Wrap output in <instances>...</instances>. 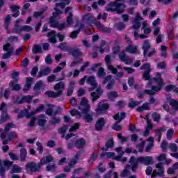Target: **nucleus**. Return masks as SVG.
<instances>
[{
    "label": "nucleus",
    "mask_w": 178,
    "mask_h": 178,
    "mask_svg": "<svg viewBox=\"0 0 178 178\" xmlns=\"http://www.w3.org/2000/svg\"><path fill=\"white\" fill-rule=\"evenodd\" d=\"M163 79L162 78V74L161 72H156V76L153 78H150V80H148L145 86L146 89L143 90L144 94L147 95L154 96L156 94H158L160 91H162V88H163Z\"/></svg>",
    "instance_id": "obj_1"
},
{
    "label": "nucleus",
    "mask_w": 178,
    "mask_h": 178,
    "mask_svg": "<svg viewBox=\"0 0 178 178\" xmlns=\"http://www.w3.org/2000/svg\"><path fill=\"white\" fill-rule=\"evenodd\" d=\"M51 162H54V156H52V154H49L42 157L38 163H35V162L33 161L27 163L25 165V168L26 169H30L31 172L33 173H37V172H40L41 170V166L47 165V163H51Z\"/></svg>",
    "instance_id": "obj_2"
},
{
    "label": "nucleus",
    "mask_w": 178,
    "mask_h": 178,
    "mask_svg": "<svg viewBox=\"0 0 178 178\" xmlns=\"http://www.w3.org/2000/svg\"><path fill=\"white\" fill-rule=\"evenodd\" d=\"M79 111H81L82 115H85L84 120L86 123H91L94 121V118L89 113L91 106L88 104V99L87 97H83L81 99L80 104L78 106Z\"/></svg>",
    "instance_id": "obj_3"
},
{
    "label": "nucleus",
    "mask_w": 178,
    "mask_h": 178,
    "mask_svg": "<svg viewBox=\"0 0 178 178\" xmlns=\"http://www.w3.org/2000/svg\"><path fill=\"white\" fill-rule=\"evenodd\" d=\"M54 10L55 12L53 13L52 16H51L49 18V24H50V26H51L53 29H58V30L62 31V30H65L66 29V22L60 24L55 19H56L59 15H62L63 11L59 10L57 8V7L54 8Z\"/></svg>",
    "instance_id": "obj_4"
},
{
    "label": "nucleus",
    "mask_w": 178,
    "mask_h": 178,
    "mask_svg": "<svg viewBox=\"0 0 178 178\" xmlns=\"http://www.w3.org/2000/svg\"><path fill=\"white\" fill-rule=\"evenodd\" d=\"M122 2V0H115L114 1H111L107 4L106 7V12H116L118 15H122L124 13V9H126V5Z\"/></svg>",
    "instance_id": "obj_5"
},
{
    "label": "nucleus",
    "mask_w": 178,
    "mask_h": 178,
    "mask_svg": "<svg viewBox=\"0 0 178 178\" xmlns=\"http://www.w3.org/2000/svg\"><path fill=\"white\" fill-rule=\"evenodd\" d=\"M151 47L152 45L149 40H146L143 41V43L142 44V49L143 51V56L145 58H147V56H148V58H151L154 56L155 54H156V50L155 49V48L152 49V51L148 53V51L151 49Z\"/></svg>",
    "instance_id": "obj_6"
},
{
    "label": "nucleus",
    "mask_w": 178,
    "mask_h": 178,
    "mask_svg": "<svg viewBox=\"0 0 178 178\" xmlns=\"http://www.w3.org/2000/svg\"><path fill=\"white\" fill-rule=\"evenodd\" d=\"M140 70H145L142 76L143 80L148 81L151 79V64L146 63L140 67Z\"/></svg>",
    "instance_id": "obj_7"
},
{
    "label": "nucleus",
    "mask_w": 178,
    "mask_h": 178,
    "mask_svg": "<svg viewBox=\"0 0 178 178\" xmlns=\"http://www.w3.org/2000/svg\"><path fill=\"white\" fill-rule=\"evenodd\" d=\"M2 165H4V166L7 168H10V166L13 165V163L12 161H2V159H0V176L1 178H6V170Z\"/></svg>",
    "instance_id": "obj_8"
},
{
    "label": "nucleus",
    "mask_w": 178,
    "mask_h": 178,
    "mask_svg": "<svg viewBox=\"0 0 178 178\" xmlns=\"http://www.w3.org/2000/svg\"><path fill=\"white\" fill-rule=\"evenodd\" d=\"M156 168L157 170H154L153 172L152 173V177L155 178L156 176H160L161 177H163L164 170H163V164L162 163H159L156 165Z\"/></svg>",
    "instance_id": "obj_9"
},
{
    "label": "nucleus",
    "mask_w": 178,
    "mask_h": 178,
    "mask_svg": "<svg viewBox=\"0 0 178 178\" xmlns=\"http://www.w3.org/2000/svg\"><path fill=\"white\" fill-rule=\"evenodd\" d=\"M104 60L106 64L107 65V69L110 70L113 74H116V73H118V68L114 67L112 65V59L111 58V56L107 54L105 56Z\"/></svg>",
    "instance_id": "obj_10"
},
{
    "label": "nucleus",
    "mask_w": 178,
    "mask_h": 178,
    "mask_svg": "<svg viewBox=\"0 0 178 178\" xmlns=\"http://www.w3.org/2000/svg\"><path fill=\"white\" fill-rule=\"evenodd\" d=\"M31 101H33V96H31V95L22 96L21 99H20V97L17 96L15 98V104H18V105H22V104H30Z\"/></svg>",
    "instance_id": "obj_11"
},
{
    "label": "nucleus",
    "mask_w": 178,
    "mask_h": 178,
    "mask_svg": "<svg viewBox=\"0 0 178 178\" xmlns=\"http://www.w3.org/2000/svg\"><path fill=\"white\" fill-rule=\"evenodd\" d=\"M110 106H111L108 103L99 102L97 104L95 112L97 113H105V112H108V109H109Z\"/></svg>",
    "instance_id": "obj_12"
},
{
    "label": "nucleus",
    "mask_w": 178,
    "mask_h": 178,
    "mask_svg": "<svg viewBox=\"0 0 178 178\" xmlns=\"http://www.w3.org/2000/svg\"><path fill=\"white\" fill-rule=\"evenodd\" d=\"M108 83L106 88V90H112L115 87V81L112 79V75H108L103 80V84H106Z\"/></svg>",
    "instance_id": "obj_13"
},
{
    "label": "nucleus",
    "mask_w": 178,
    "mask_h": 178,
    "mask_svg": "<svg viewBox=\"0 0 178 178\" xmlns=\"http://www.w3.org/2000/svg\"><path fill=\"white\" fill-rule=\"evenodd\" d=\"M126 52L128 54H132L133 55H138L140 52L138 51V47L136 45H133V42H130L128 46L125 48Z\"/></svg>",
    "instance_id": "obj_14"
},
{
    "label": "nucleus",
    "mask_w": 178,
    "mask_h": 178,
    "mask_svg": "<svg viewBox=\"0 0 178 178\" xmlns=\"http://www.w3.org/2000/svg\"><path fill=\"white\" fill-rule=\"evenodd\" d=\"M34 115H35V113L33 111L30 113V110H29V108H25L24 110L21 111L18 113L17 118L18 119H23V118L26 116L27 119H30V118H33Z\"/></svg>",
    "instance_id": "obj_15"
},
{
    "label": "nucleus",
    "mask_w": 178,
    "mask_h": 178,
    "mask_svg": "<svg viewBox=\"0 0 178 178\" xmlns=\"http://www.w3.org/2000/svg\"><path fill=\"white\" fill-rule=\"evenodd\" d=\"M105 124H106V121L105 120V118H99L95 124V129L96 131H101L104 129V127H105Z\"/></svg>",
    "instance_id": "obj_16"
},
{
    "label": "nucleus",
    "mask_w": 178,
    "mask_h": 178,
    "mask_svg": "<svg viewBox=\"0 0 178 178\" xmlns=\"http://www.w3.org/2000/svg\"><path fill=\"white\" fill-rule=\"evenodd\" d=\"M138 161H140V163H143V165H145V166H148L154 163V159H152V156H140L138 157Z\"/></svg>",
    "instance_id": "obj_17"
},
{
    "label": "nucleus",
    "mask_w": 178,
    "mask_h": 178,
    "mask_svg": "<svg viewBox=\"0 0 178 178\" xmlns=\"http://www.w3.org/2000/svg\"><path fill=\"white\" fill-rule=\"evenodd\" d=\"M63 94V90H60L58 92H54L52 90H47L44 92V95L47 98H58V97H61Z\"/></svg>",
    "instance_id": "obj_18"
},
{
    "label": "nucleus",
    "mask_w": 178,
    "mask_h": 178,
    "mask_svg": "<svg viewBox=\"0 0 178 178\" xmlns=\"http://www.w3.org/2000/svg\"><path fill=\"white\" fill-rule=\"evenodd\" d=\"M102 94H104V91L99 88L96 90V92H92L90 93V97H92V102H95L97 99H99V98H100Z\"/></svg>",
    "instance_id": "obj_19"
},
{
    "label": "nucleus",
    "mask_w": 178,
    "mask_h": 178,
    "mask_svg": "<svg viewBox=\"0 0 178 178\" xmlns=\"http://www.w3.org/2000/svg\"><path fill=\"white\" fill-rule=\"evenodd\" d=\"M74 145L76 149H83L87 145V142H86L84 138H81L75 141Z\"/></svg>",
    "instance_id": "obj_20"
},
{
    "label": "nucleus",
    "mask_w": 178,
    "mask_h": 178,
    "mask_svg": "<svg viewBox=\"0 0 178 178\" xmlns=\"http://www.w3.org/2000/svg\"><path fill=\"white\" fill-rule=\"evenodd\" d=\"M86 81L88 84H90V86L94 87V88H97V87H98V83H97V79L94 76H88L86 79Z\"/></svg>",
    "instance_id": "obj_21"
},
{
    "label": "nucleus",
    "mask_w": 178,
    "mask_h": 178,
    "mask_svg": "<svg viewBox=\"0 0 178 178\" xmlns=\"http://www.w3.org/2000/svg\"><path fill=\"white\" fill-rule=\"evenodd\" d=\"M95 24L96 27H97V29H99V30H101V31H103L104 33H111V29L102 25L101 22L99 21H97Z\"/></svg>",
    "instance_id": "obj_22"
},
{
    "label": "nucleus",
    "mask_w": 178,
    "mask_h": 178,
    "mask_svg": "<svg viewBox=\"0 0 178 178\" xmlns=\"http://www.w3.org/2000/svg\"><path fill=\"white\" fill-rule=\"evenodd\" d=\"M76 82L74 81H71L69 84V87L67 89V97H71L73 95V92L74 91V86Z\"/></svg>",
    "instance_id": "obj_23"
},
{
    "label": "nucleus",
    "mask_w": 178,
    "mask_h": 178,
    "mask_svg": "<svg viewBox=\"0 0 178 178\" xmlns=\"http://www.w3.org/2000/svg\"><path fill=\"white\" fill-rule=\"evenodd\" d=\"M69 53L72 55L74 59H77L83 55V52L80 51V49H74L73 48H71V50L69 51Z\"/></svg>",
    "instance_id": "obj_24"
},
{
    "label": "nucleus",
    "mask_w": 178,
    "mask_h": 178,
    "mask_svg": "<svg viewBox=\"0 0 178 178\" xmlns=\"http://www.w3.org/2000/svg\"><path fill=\"white\" fill-rule=\"evenodd\" d=\"M114 120H117L115 123H120L123 119H125L126 118V113L121 112L120 114L117 113L115 115H113Z\"/></svg>",
    "instance_id": "obj_25"
},
{
    "label": "nucleus",
    "mask_w": 178,
    "mask_h": 178,
    "mask_svg": "<svg viewBox=\"0 0 178 178\" xmlns=\"http://www.w3.org/2000/svg\"><path fill=\"white\" fill-rule=\"evenodd\" d=\"M33 84V78L32 77H27L26 78V83L24 86L23 91L24 92H27L30 88H31V86Z\"/></svg>",
    "instance_id": "obj_26"
},
{
    "label": "nucleus",
    "mask_w": 178,
    "mask_h": 178,
    "mask_svg": "<svg viewBox=\"0 0 178 178\" xmlns=\"http://www.w3.org/2000/svg\"><path fill=\"white\" fill-rule=\"evenodd\" d=\"M67 42H61L58 44V48H59V49H60V51H64L65 52H70V51H72V47L67 46Z\"/></svg>",
    "instance_id": "obj_27"
},
{
    "label": "nucleus",
    "mask_w": 178,
    "mask_h": 178,
    "mask_svg": "<svg viewBox=\"0 0 178 178\" xmlns=\"http://www.w3.org/2000/svg\"><path fill=\"white\" fill-rule=\"evenodd\" d=\"M27 158V149L24 147H22L19 150V159L21 162H24Z\"/></svg>",
    "instance_id": "obj_28"
},
{
    "label": "nucleus",
    "mask_w": 178,
    "mask_h": 178,
    "mask_svg": "<svg viewBox=\"0 0 178 178\" xmlns=\"http://www.w3.org/2000/svg\"><path fill=\"white\" fill-rule=\"evenodd\" d=\"M10 8L11 9L12 12H13V17H19V15H20V11H19V9H20V7L19 6L13 5L10 6Z\"/></svg>",
    "instance_id": "obj_29"
},
{
    "label": "nucleus",
    "mask_w": 178,
    "mask_h": 178,
    "mask_svg": "<svg viewBox=\"0 0 178 178\" xmlns=\"http://www.w3.org/2000/svg\"><path fill=\"white\" fill-rule=\"evenodd\" d=\"M49 73H51V68L49 67H47L39 71L38 74V77H42V76H48Z\"/></svg>",
    "instance_id": "obj_30"
},
{
    "label": "nucleus",
    "mask_w": 178,
    "mask_h": 178,
    "mask_svg": "<svg viewBox=\"0 0 178 178\" xmlns=\"http://www.w3.org/2000/svg\"><path fill=\"white\" fill-rule=\"evenodd\" d=\"M144 111H149V103L145 102L141 106L136 108V112H144Z\"/></svg>",
    "instance_id": "obj_31"
},
{
    "label": "nucleus",
    "mask_w": 178,
    "mask_h": 178,
    "mask_svg": "<svg viewBox=\"0 0 178 178\" xmlns=\"http://www.w3.org/2000/svg\"><path fill=\"white\" fill-rule=\"evenodd\" d=\"M70 113L71 116H77V119H80V118H83V111L80 112L79 110L76 108H72L70 111Z\"/></svg>",
    "instance_id": "obj_32"
},
{
    "label": "nucleus",
    "mask_w": 178,
    "mask_h": 178,
    "mask_svg": "<svg viewBox=\"0 0 178 178\" xmlns=\"http://www.w3.org/2000/svg\"><path fill=\"white\" fill-rule=\"evenodd\" d=\"M130 168H131V165L129 164H127L125 166V168L120 173L121 177H127V176H130V170H129Z\"/></svg>",
    "instance_id": "obj_33"
},
{
    "label": "nucleus",
    "mask_w": 178,
    "mask_h": 178,
    "mask_svg": "<svg viewBox=\"0 0 178 178\" xmlns=\"http://www.w3.org/2000/svg\"><path fill=\"white\" fill-rule=\"evenodd\" d=\"M22 172H23V170L19 165L14 164L10 173L11 175H15V173H22Z\"/></svg>",
    "instance_id": "obj_34"
},
{
    "label": "nucleus",
    "mask_w": 178,
    "mask_h": 178,
    "mask_svg": "<svg viewBox=\"0 0 178 178\" xmlns=\"http://www.w3.org/2000/svg\"><path fill=\"white\" fill-rule=\"evenodd\" d=\"M107 97L109 101L113 102L115 98H118V97H119V94L116 91H111L107 93Z\"/></svg>",
    "instance_id": "obj_35"
},
{
    "label": "nucleus",
    "mask_w": 178,
    "mask_h": 178,
    "mask_svg": "<svg viewBox=\"0 0 178 178\" xmlns=\"http://www.w3.org/2000/svg\"><path fill=\"white\" fill-rule=\"evenodd\" d=\"M9 86L11 87L12 91H20L22 90V86L19 83L15 84L13 81H10Z\"/></svg>",
    "instance_id": "obj_36"
},
{
    "label": "nucleus",
    "mask_w": 178,
    "mask_h": 178,
    "mask_svg": "<svg viewBox=\"0 0 178 178\" xmlns=\"http://www.w3.org/2000/svg\"><path fill=\"white\" fill-rule=\"evenodd\" d=\"M11 19H12V17L10 16V15H8L5 17L4 24H3V27H4L5 30L9 29V24H10Z\"/></svg>",
    "instance_id": "obj_37"
},
{
    "label": "nucleus",
    "mask_w": 178,
    "mask_h": 178,
    "mask_svg": "<svg viewBox=\"0 0 178 178\" xmlns=\"http://www.w3.org/2000/svg\"><path fill=\"white\" fill-rule=\"evenodd\" d=\"M33 54L35 55L37 54L42 53V47L40 44H35L32 49Z\"/></svg>",
    "instance_id": "obj_38"
},
{
    "label": "nucleus",
    "mask_w": 178,
    "mask_h": 178,
    "mask_svg": "<svg viewBox=\"0 0 178 178\" xmlns=\"http://www.w3.org/2000/svg\"><path fill=\"white\" fill-rule=\"evenodd\" d=\"M166 129L165 128H160V129H156L154 130V133L158 134V138H157V141H161L162 138V132L165 131Z\"/></svg>",
    "instance_id": "obj_39"
},
{
    "label": "nucleus",
    "mask_w": 178,
    "mask_h": 178,
    "mask_svg": "<svg viewBox=\"0 0 178 178\" xmlns=\"http://www.w3.org/2000/svg\"><path fill=\"white\" fill-rule=\"evenodd\" d=\"M22 32V26H20V25H15L12 29L13 34L21 35Z\"/></svg>",
    "instance_id": "obj_40"
},
{
    "label": "nucleus",
    "mask_w": 178,
    "mask_h": 178,
    "mask_svg": "<svg viewBox=\"0 0 178 178\" xmlns=\"http://www.w3.org/2000/svg\"><path fill=\"white\" fill-rule=\"evenodd\" d=\"M7 136L9 141H15L17 138V134L15 131L9 132Z\"/></svg>",
    "instance_id": "obj_41"
},
{
    "label": "nucleus",
    "mask_w": 178,
    "mask_h": 178,
    "mask_svg": "<svg viewBox=\"0 0 178 178\" xmlns=\"http://www.w3.org/2000/svg\"><path fill=\"white\" fill-rule=\"evenodd\" d=\"M98 159V154H95V152H92L90 155V159H88V163L89 165H92Z\"/></svg>",
    "instance_id": "obj_42"
},
{
    "label": "nucleus",
    "mask_w": 178,
    "mask_h": 178,
    "mask_svg": "<svg viewBox=\"0 0 178 178\" xmlns=\"http://www.w3.org/2000/svg\"><path fill=\"white\" fill-rule=\"evenodd\" d=\"M169 104L174 111H178V100L171 99Z\"/></svg>",
    "instance_id": "obj_43"
},
{
    "label": "nucleus",
    "mask_w": 178,
    "mask_h": 178,
    "mask_svg": "<svg viewBox=\"0 0 178 178\" xmlns=\"http://www.w3.org/2000/svg\"><path fill=\"white\" fill-rule=\"evenodd\" d=\"M105 147L107 148V149H109L113 147H115V141H113V138L108 139L106 142Z\"/></svg>",
    "instance_id": "obj_44"
},
{
    "label": "nucleus",
    "mask_w": 178,
    "mask_h": 178,
    "mask_svg": "<svg viewBox=\"0 0 178 178\" xmlns=\"http://www.w3.org/2000/svg\"><path fill=\"white\" fill-rule=\"evenodd\" d=\"M63 88H65V82L63 81L58 82L54 86V90H55V91H58V90H63Z\"/></svg>",
    "instance_id": "obj_45"
},
{
    "label": "nucleus",
    "mask_w": 178,
    "mask_h": 178,
    "mask_svg": "<svg viewBox=\"0 0 178 178\" xmlns=\"http://www.w3.org/2000/svg\"><path fill=\"white\" fill-rule=\"evenodd\" d=\"M9 95H10V89L6 88L4 92H0V96L3 97L5 99H9Z\"/></svg>",
    "instance_id": "obj_46"
},
{
    "label": "nucleus",
    "mask_w": 178,
    "mask_h": 178,
    "mask_svg": "<svg viewBox=\"0 0 178 178\" xmlns=\"http://www.w3.org/2000/svg\"><path fill=\"white\" fill-rule=\"evenodd\" d=\"M97 76L100 79H104V77L106 76V72H105V70L104 69V67H100L99 68V70L97 71Z\"/></svg>",
    "instance_id": "obj_47"
},
{
    "label": "nucleus",
    "mask_w": 178,
    "mask_h": 178,
    "mask_svg": "<svg viewBox=\"0 0 178 178\" xmlns=\"http://www.w3.org/2000/svg\"><path fill=\"white\" fill-rule=\"evenodd\" d=\"M37 149L36 150L39 152L40 155L44 153V146H42V143L41 142H36Z\"/></svg>",
    "instance_id": "obj_48"
},
{
    "label": "nucleus",
    "mask_w": 178,
    "mask_h": 178,
    "mask_svg": "<svg viewBox=\"0 0 178 178\" xmlns=\"http://www.w3.org/2000/svg\"><path fill=\"white\" fill-rule=\"evenodd\" d=\"M0 137L3 141V145H7V144H9V141L8 139H6V134L5 132H2L0 135Z\"/></svg>",
    "instance_id": "obj_49"
},
{
    "label": "nucleus",
    "mask_w": 178,
    "mask_h": 178,
    "mask_svg": "<svg viewBox=\"0 0 178 178\" xmlns=\"http://www.w3.org/2000/svg\"><path fill=\"white\" fill-rule=\"evenodd\" d=\"M0 118L3 119V120H4L6 122L8 120V119H9V115H8V110L7 109L3 110V111L1 114Z\"/></svg>",
    "instance_id": "obj_50"
},
{
    "label": "nucleus",
    "mask_w": 178,
    "mask_h": 178,
    "mask_svg": "<svg viewBox=\"0 0 178 178\" xmlns=\"http://www.w3.org/2000/svg\"><path fill=\"white\" fill-rule=\"evenodd\" d=\"M15 124H13V122H8V124H6L5 128H4V131L3 133H7V131H9V130H10V129H13V127H15Z\"/></svg>",
    "instance_id": "obj_51"
},
{
    "label": "nucleus",
    "mask_w": 178,
    "mask_h": 178,
    "mask_svg": "<svg viewBox=\"0 0 178 178\" xmlns=\"http://www.w3.org/2000/svg\"><path fill=\"white\" fill-rule=\"evenodd\" d=\"M49 123L50 124H58L60 123V119L56 118V116H53V118L49 120Z\"/></svg>",
    "instance_id": "obj_52"
},
{
    "label": "nucleus",
    "mask_w": 178,
    "mask_h": 178,
    "mask_svg": "<svg viewBox=\"0 0 178 178\" xmlns=\"http://www.w3.org/2000/svg\"><path fill=\"white\" fill-rule=\"evenodd\" d=\"M175 134V130L173 128H171L167 131V138L168 140H172V137H173V135Z\"/></svg>",
    "instance_id": "obj_53"
},
{
    "label": "nucleus",
    "mask_w": 178,
    "mask_h": 178,
    "mask_svg": "<svg viewBox=\"0 0 178 178\" xmlns=\"http://www.w3.org/2000/svg\"><path fill=\"white\" fill-rule=\"evenodd\" d=\"M145 145V141H143L141 143L136 145V148H138V152H144Z\"/></svg>",
    "instance_id": "obj_54"
},
{
    "label": "nucleus",
    "mask_w": 178,
    "mask_h": 178,
    "mask_svg": "<svg viewBox=\"0 0 178 178\" xmlns=\"http://www.w3.org/2000/svg\"><path fill=\"white\" fill-rule=\"evenodd\" d=\"M38 126L40 127H44L45 124H47V120L46 119H42L41 117H39L38 119Z\"/></svg>",
    "instance_id": "obj_55"
},
{
    "label": "nucleus",
    "mask_w": 178,
    "mask_h": 178,
    "mask_svg": "<svg viewBox=\"0 0 178 178\" xmlns=\"http://www.w3.org/2000/svg\"><path fill=\"white\" fill-rule=\"evenodd\" d=\"M78 129H80V123L76 122L75 124H74V125H72L70 127V129H69V131L72 133L73 131H76V130H78Z\"/></svg>",
    "instance_id": "obj_56"
},
{
    "label": "nucleus",
    "mask_w": 178,
    "mask_h": 178,
    "mask_svg": "<svg viewBox=\"0 0 178 178\" xmlns=\"http://www.w3.org/2000/svg\"><path fill=\"white\" fill-rule=\"evenodd\" d=\"M80 34V29H76V31H73L70 37V38H72V40H74L77 38V36Z\"/></svg>",
    "instance_id": "obj_57"
},
{
    "label": "nucleus",
    "mask_w": 178,
    "mask_h": 178,
    "mask_svg": "<svg viewBox=\"0 0 178 178\" xmlns=\"http://www.w3.org/2000/svg\"><path fill=\"white\" fill-rule=\"evenodd\" d=\"M66 22L68 26L73 24V14L72 13H69V16L67 17Z\"/></svg>",
    "instance_id": "obj_58"
},
{
    "label": "nucleus",
    "mask_w": 178,
    "mask_h": 178,
    "mask_svg": "<svg viewBox=\"0 0 178 178\" xmlns=\"http://www.w3.org/2000/svg\"><path fill=\"white\" fill-rule=\"evenodd\" d=\"M129 163H131V165H134V164H138L140 163V161H138V157L136 158L134 157V156H131L130 159H129Z\"/></svg>",
    "instance_id": "obj_59"
},
{
    "label": "nucleus",
    "mask_w": 178,
    "mask_h": 178,
    "mask_svg": "<svg viewBox=\"0 0 178 178\" xmlns=\"http://www.w3.org/2000/svg\"><path fill=\"white\" fill-rule=\"evenodd\" d=\"M22 31H25L26 33H30L33 30V27L29 25H23L22 26Z\"/></svg>",
    "instance_id": "obj_60"
},
{
    "label": "nucleus",
    "mask_w": 178,
    "mask_h": 178,
    "mask_svg": "<svg viewBox=\"0 0 178 178\" xmlns=\"http://www.w3.org/2000/svg\"><path fill=\"white\" fill-rule=\"evenodd\" d=\"M43 85L42 81H38L33 87V90H41V87H42Z\"/></svg>",
    "instance_id": "obj_61"
},
{
    "label": "nucleus",
    "mask_w": 178,
    "mask_h": 178,
    "mask_svg": "<svg viewBox=\"0 0 178 178\" xmlns=\"http://www.w3.org/2000/svg\"><path fill=\"white\" fill-rule=\"evenodd\" d=\"M130 101H131V102H129V104H128V106H129V108H136V106H137V105H138V104H140V102H134V101H133V98H131V99H130Z\"/></svg>",
    "instance_id": "obj_62"
},
{
    "label": "nucleus",
    "mask_w": 178,
    "mask_h": 178,
    "mask_svg": "<svg viewBox=\"0 0 178 178\" xmlns=\"http://www.w3.org/2000/svg\"><path fill=\"white\" fill-rule=\"evenodd\" d=\"M161 120V115L158 114L157 113H153V121L156 122L157 123L159 122Z\"/></svg>",
    "instance_id": "obj_63"
},
{
    "label": "nucleus",
    "mask_w": 178,
    "mask_h": 178,
    "mask_svg": "<svg viewBox=\"0 0 178 178\" xmlns=\"http://www.w3.org/2000/svg\"><path fill=\"white\" fill-rule=\"evenodd\" d=\"M157 69H166V62H159L156 65Z\"/></svg>",
    "instance_id": "obj_64"
}]
</instances>
